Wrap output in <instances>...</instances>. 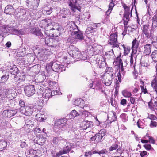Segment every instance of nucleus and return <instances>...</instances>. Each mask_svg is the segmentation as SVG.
<instances>
[{
	"instance_id": "obj_23",
	"label": "nucleus",
	"mask_w": 157,
	"mask_h": 157,
	"mask_svg": "<svg viewBox=\"0 0 157 157\" xmlns=\"http://www.w3.org/2000/svg\"><path fill=\"white\" fill-rule=\"evenodd\" d=\"M10 29L11 30V32L13 34L17 35H23L24 34V32L22 30H17L15 29L14 28L12 27L10 28Z\"/></svg>"
},
{
	"instance_id": "obj_50",
	"label": "nucleus",
	"mask_w": 157,
	"mask_h": 157,
	"mask_svg": "<svg viewBox=\"0 0 157 157\" xmlns=\"http://www.w3.org/2000/svg\"><path fill=\"white\" fill-rule=\"evenodd\" d=\"M51 21V20L50 19H44V21H42V24H44L45 25H47V26L48 27L51 24L50 23H48V22H49Z\"/></svg>"
},
{
	"instance_id": "obj_53",
	"label": "nucleus",
	"mask_w": 157,
	"mask_h": 157,
	"mask_svg": "<svg viewBox=\"0 0 157 157\" xmlns=\"http://www.w3.org/2000/svg\"><path fill=\"white\" fill-rule=\"evenodd\" d=\"M6 27L5 26H0V33H5L6 32Z\"/></svg>"
},
{
	"instance_id": "obj_30",
	"label": "nucleus",
	"mask_w": 157,
	"mask_h": 157,
	"mask_svg": "<svg viewBox=\"0 0 157 157\" xmlns=\"http://www.w3.org/2000/svg\"><path fill=\"white\" fill-rule=\"evenodd\" d=\"M63 141L64 140L61 137H54L53 139V143L57 145L60 144V142Z\"/></svg>"
},
{
	"instance_id": "obj_37",
	"label": "nucleus",
	"mask_w": 157,
	"mask_h": 157,
	"mask_svg": "<svg viewBox=\"0 0 157 157\" xmlns=\"http://www.w3.org/2000/svg\"><path fill=\"white\" fill-rule=\"evenodd\" d=\"M114 6V3H110L108 9L106 12L105 15L109 16V15L110 13Z\"/></svg>"
},
{
	"instance_id": "obj_64",
	"label": "nucleus",
	"mask_w": 157,
	"mask_h": 157,
	"mask_svg": "<svg viewBox=\"0 0 157 157\" xmlns=\"http://www.w3.org/2000/svg\"><path fill=\"white\" fill-rule=\"evenodd\" d=\"M152 58H157V50H155L151 54Z\"/></svg>"
},
{
	"instance_id": "obj_51",
	"label": "nucleus",
	"mask_w": 157,
	"mask_h": 157,
	"mask_svg": "<svg viewBox=\"0 0 157 157\" xmlns=\"http://www.w3.org/2000/svg\"><path fill=\"white\" fill-rule=\"evenodd\" d=\"M80 114L77 112L75 110L72 111L71 112V115L73 117H75L79 115Z\"/></svg>"
},
{
	"instance_id": "obj_36",
	"label": "nucleus",
	"mask_w": 157,
	"mask_h": 157,
	"mask_svg": "<svg viewBox=\"0 0 157 157\" xmlns=\"http://www.w3.org/2000/svg\"><path fill=\"white\" fill-rule=\"evenodd\" d=\"M55 30V29L53 28H51L50 30H46L45 31V33L48 36L54 37V36L53 34L51 33L52 30Z\"/></svg>"
},
{
	"instance_id": "obj_20",
	"label": "nucleus",
	"mask_w": 157,
	"mask_h": 157,
	"mask_svg": "<svg viewBox=\"0 0 157 157\" xmlns=\"http://www.w3.org/2000/svg\"><path fill=\"white\" fill-rule=\"evenodd\" d=\"M9 78V76L8 73L5 74L1 77H0V83L4 85Z\"/></svg>"
},
{
	"instance_id": "obj_62",
	"label": "nucleus",
	"mask_w": 157,
	"mask_h": 157,
	"mask_svg": "<svg viewBox=\"0 0 157 157\" xmlns=\"http://www.w3.org/2000/svg\"><path fill=\"white\" fill-rule=\"evenodd\" d=\"M60 92L57 90H53L52 91L51 90V94L52 96H53L56 94H59Z\"/></svg>"
},
{
	"instance_id": "obj_8",
	"label": "nucleus",
	"mask_w": 157,
	"mask_h": 157,
	"mask_svg": "<svg viewBox=\"0 0 157 157\" xmlns=\"http://www.w3.org/2000/svg\"><path fill=\"white\" fill-rule=\"evenodd\" d=\"M71 34L73 37L75 39L82 40L84 39L83 32L80 30L78 29V30L71 33Z\"/></svg>"
},
{
	"instance_id": "obj_63",
	"label": "nucleus",
	"mask_w": 157,
	"mask_h": 157,
	"mask_svg": "<svg viewBox=\"0 0 157 157\" xmlns=\"http://www.w3.org/2000/svg\"><path fill=\"white\" fill-rule=\"evenodd\" d=\"M107 152L108 151H106L105 149H102L98 151V154L101 155V154H106Z\"/></svg>"
},
{
	"instance_id": "obj_34",
	"label": "nucleus",
	"mask_w": 157,
	"mask_h": 157,
	"mask_svg": "<svg viewBox=\"0 0 157 157\" xmlns=\"http://www.w3.org/2000/svg\"><path fill=\"white\" fill-rule=\"evenodd\" d=\"M122 94L124 97L126 98L130 97L132 95L131 92L126 89L123 90L122 91Z\"/></svg>"
},
{
	"instance_id": "obj_44",
	"label": "nucleus",
	"mask_w": 157,
	"mask_h": 157,
	"mask_svg": "<svg viewBox=\"0 0 157 157\" xmlns=\"http://www.w3.org/2000/svg\"><path fill=\"white\" fill-rule=\"evenodd\" d=\"M10 72L12 74L16 75L18 73V69L15 66H14V67L11 68L10 69Z\"/></svg>"
},
{
	"instance_id": "obj_45",
	"label": "nucleus",
	"mask_w": 157,
	"mask_h": 157,
	"mask_svg": "<svg viewBox=\"0 0 157 157\" xmlns=\"http://www.w3.org/2000/svg\"><path fill=\"white\" fill-rule=\"evenodd\" d=\"M138 127L139 128H143L145 127V124L141 120H139L137 123Z\"/></svg>"
},
{
	"instance_id": "obj_47",
	"label": "nucleus",
	"mask_w": 157,
	"mask_h": 157,
	"mask_svg": "<svg viewBox=\"0 0 157 157\" xmlns=\"http://www.w3.org/2000/svg\"><path fill=\"white\" fill-rule=\"evenodd\" d=\"M32 121L29 119H28L26 120L25 124L24 125V127L25 128L30 127V126L33 125Z\"/></svg>"
},
{
	"instance_id": "obj_38",
	"label": "nucleus",
	"mask_w": 157,
	"mask_h": 157,
	"mask_svg": "<svg viewBox=\"0 0 157 157\" xmlns=\"http://www.w3.org/2000/svg\"><path fill=\"white\" fill-rule=\"evenodd\" d=\"M38 151H40L39 150H34L33 149H30L29 150V154H32L33 155V156L34 157H37L38 155L37 154V153L38 152Z\"/></svg>"
},
{
	"instance_id": "obj_57",
	"label": "nucleus",
	"mask_w": 157,
	"mask_h": 157,
	"mask_svg": "<svg viewBox=\"0 0 157 157\" xmlns=\"http://www.w3.org/2000/svg\"><path fill=\"white\" fill-rule=\"evenodd\" d=\"M157 122L151 121L150 124V127L151 128L156 127L157 126Z\"/></svg>"
},
{
	"instance_id": "obj_10",
	"label": "nucleus",
	"mask_w": 157,
	"mask_h": 157,
	"mask_svg": "<svg viewBox=\"0 0 157 157\" xmlns=\"http://www.w3.org/2000/svg\"><path fill=\"white\" fill-rule=\"evenodd\" d=\"M64 61L62 63L61 65L58 64L56 63H54L53 64L50 63H49V65L51 67L53 66V68H55V69H56L57 70L59 69H60V68H63L64 67H68L70 63H67L68 61H67L66 60H68V59H64Z\"/></svg>"
},
{
	"instance_id": "obj_40",
	"label": "nucleus",
	"mask_w": 157,
	"mask_h": 157,
	"mask_svg": "<svg viewBox=\"0 0 157 157\" xmlns=\"http://www.w3.org/2000/svg\"><path fill=\"white\" fill-rule=\"evenodd\" d=\"M151 86L155 90V91L157 92V80L155 78L151 82Z\"/></svg>"
},
{
	"instance_id": "obj_42",
	"label": "nucleus",
	"mask_w": 157,
	"mask_h": 157,
	"mask_svg": "<svg viewBox=\"0 0 157 157\" xmlns=\"http://www.w3.org/2000/svg\"><path fill=\"white\" fill-rule=\"evenodd\" d=\"M40 74L39 77L40 78H42L41 79V82H43L45 80L46 78V75L45 74V72L42 71H41L40 72Z\"/></svg>"
},
{
	"instance_id": "obj_18",
	"label": "nucleus",
	"mask_w": 157,
	"mask_h": 157,
	"mask_svg": "<svg viewBox=\"0 0 157 157\" xmlns=\"http://www.w3.org/2000/svg\"><path fill=\"white\" fill-rule=\"evenodd\" d=\"M152 45L147 44L144 46V53L146 55H149L151 52Z\"/></svg>"
},
{
	"instance_id": "obj_32",
	"label": "nucleus",
	"mask_w": 157,
	"mask_h": 157,
	"mask_svg": "<svg viewBox=\"0 0 157 157\" xmlns=\"http://www.w3.org/2000/svg\"><path fill=\"white\" fill-rule=\"evenodd\" d=\"M79 112H80V114H82L83 117H86L90 114V113L87 111L85 110L84 107L79 110Z\"/></svg>"
},
{
	"instance_id": "obj_52",
	"label": "nucleus",
	"mask_w": 157,
	"mask_h": 157,
	"mask_svg": "<svg viewBox=\"0 0 157 157\" xmlns=\"http://www.w3.org/2000/svg\"><path fill=\"white\" fill-rule=\"evenodd\" d=\"M40 101L39 102L40 103H42L44 105L47 103V101H48V99H47L44 98L43 97H42L40 98Z\"/></svg>"
},
{
	"instance_id": "obj_14",
	"label": "nucleus",
	"mask_w": 157,
	"mask_h": 157,
	"mask_svg": "<svg viewBox=\"0 0 157 157\" xmlns=\"http://www.w3.org/2000/svg\"><path fill=\"white\" fill-rule=\"evenodd\" d=\"M40 66L39 64L36 65L32 67L31 69L33 71L30 72V75L33 77L37 75L40 72Z\"/></svg>"
},
{
	"instance_id": "obj_31",
	"label": "nucleus",
	"mask_w": 157,
	"mask_h": 157,
	"mask_svg": "<svg viewBox=\"0 0 157 157\" xmlns=\"http://www.w3.org/2000/svg\"><path fill=\"white\" fill-rule=\"evenodd\" d=\"M132 50H137L139 46V42L135 38L132 42Z\"/></svg>"
},
{
	"instance_id": "obj_33",
	"label": "nucleus",
	"mask_w": 157,
	"mask_h": 157,
	"mask_svg": "<svg viewBox=\"0 0 157 157\" xmlns=\"http://www.w3.org/2000/svg\"><path fill=\"white\" fill-rule=\"evenodd\" d=\"M41 41H44L45 43L48 45L51 46H52L53 47H56V45H52L50 44L49 41H52L53 39L52 38H50L48 37H46L45 39L42 38Z\"/></svg>"
},
{
	"instance_id": "obj_49",
	"label": "nucleus",
	"mask_w": 157,
	"mask_h": 157,
	"mask_svg": "<svg viewBox=\"0 0 157 157\" xmlns=\"http://www.w3.org/2000/svg\"><path fill=\"white\" fill-rule=\"evenodd\" d=\"M137 50H132V52L131 56V59H136L137 58Z\"/></svg>"
},
{
	"instance_id": "obj_11",
	"label": "nucleus",
	"mask_w": 157,
	"mask_h": 157,
	"mask_svg": "<svg viewBox=\"0 0 157 157\" xmlns=\"http://www.w3.org/2000/svg\"><path fill=\"white\" fill-rule=\"evenodd\" d=\"M149 25L148 24H146L143 25L142 27V34L145 35L147 38H151V35L150 33V29Z\"/></svg>"
},
{
	"instance_id": "obj_16",
	"label": "nucleus",
	"mask_w": 157,
	"mask_h": 157,
	"mask_svg": "<svg viewBox=\"0 0 157 157\" xmlns=\"http://www.w3.org/2000/svg\"><path fill=\"white\" fill-rule=\"evenodd\" d=\"M93 122L91 121H83L81 124L82 129L86 130L87 128H90L93 126Z\"/></svg>"
},
{
	"instance_id": "obj_55",
	"label": "nucleus",
	"mask_w": 157,
	"mask_h": 157,
	"mask_svg": "<svg viewBox=\"0 0 157 157\" xmlns=\"http://www.w3.org/2000/svg\"><path fill=\"white\" fill-rule=\"evenodd\" d=\"M76 52H77V49L75 48L74 50L70 51L68 53L72 57H74V54L76 53Z\"/></svg>"
},
{
	"instance_id": "obj_41",
	"label": "nucleus",
	"mask_w": 157,
	"mask_h": 157,
	"mask_svg": "<svg viewBox=\"0 0 157 157\" xmlns=\"http://www.w3.org/2000/svg\"><path fill=\"white\" fill-rule=\"evenodd\" d=\"M122 46L124 49V55H127L129 52L130 48L128 47H125L124 45H122Z\"/></svg>"
},
{
	"instance_id": "obj_27",
	"label": "nucleus",
	"mask_w": 157,
	"mask_h": 157,
	"mask_svg": "<svg viewBox=\"0 0 157 157\" xmlns=\"http://www.w3.org/2000/svg\"><path fill=\"white\" fill-rule=\"evenodd\" d=\"M32 32L34 34L40 36H42L43 34L40 30L38 28H33L32 30Z\"/></svg>"
},
{
	"instance_id": "obj_48",
	"label": "nucleus",
	"mask_w": 157,
	"mask_h": 157,
	"mask_svg": "<svg viewBox=\"0 0 157 157\" xmlns=\"http://www.w3.org/2000/svg\"><path fill=\"white\" fill-rule=\"evenodd\" d=\"M120 117L124 122H126L128 120V117L125 113L122 114L120 115Z\"/></svg>"
},
{
	"instance_id": "obj_13",
	"label": "nucleus",
	"mask_w": 157,
	"mask_h": 157,
	"mask_svg": "<svg viewBox=\"0 0 157 157\" xmlns=\"http://www.w3.org/2000/svg\"><path fill=\"white\" fill-rule=\"evenodd\" d=\"M17 111L15 110H6L3 111L2 115L6 117H11L14 116L17 113Z\"/></svg>"
},
{
	"instance_id": "obj_54",
	"label": "nucleus",
	"mask_w": 157,
	"mask_h": 157,
	"mask_svg": "<svg viewBox=\"0 0 157 157\" xmlns=\"http://www.w3.org/2000/svg\"><path fill=\"white\" fill-rule=\"evenodd\" d=\"M118 148V145L117 144H115L112 145L109 148L110 151H112L114 150H115Z\"/></svg>"
},
{
	"instance_id": "obj_58",
	"label": "nucleus",
	"mask_w": 157,
	"mask_h": 157,
	"mask_svg": "<svg viewBox=\"0 0 157 157\" xmlns=\"http://www.w3.org/2000/svg\"><path fill=\"white\" fill-rule=\"evenodd\" d=\"M106 133V132L105 130V129H102L100 130L98 134L101 136V137L102 138L103 136L105 135Z\"/></svg>"
},
{
	"instance_id": "obj_26",
	"label": "nucleus",
	"mask_w": 157,
	"mask_h": 157,
	"mask_svg": "<svg viewBox=\"0 0 157 157\" xmlns=\"http://www.w3.org/2000/svg\"><path fill=\"white\" fill-rule=\"evenodd\" d=\"M51 90L49 89L46 90L42 94V97L45 99H48L50 96H52L51 94Z\"/></svg>"
},
{
	"instance_id": "obj_1",
	"label": "nucleus",
	"mask_w": 157,
	"mask_h": 157,
	"mask_svg": "<svg viewBox=\"0 0 157 157\" xmlns=\"http://www.w3.org/2000/svg\"><path fill=\"white\" fill-rule=\"evenodd\" d=\"M86 2V0H72L69 5L73 11L75 12L78 10L80 12L81 8Z\"/></svg>"
},
{
	"instance_id": "obj_56",
	"label": "nucleus",
	"mask_w": 157,
	"mask_h": 157,
	"mask_svg": "<svg viewBox=\"0 0 157 157\" xmlns=\"http://www.w3.org/2000/svg\"><path fill=\"white\" fill-rule=\"evenodd\" d=\"M96 141L97 142H100L102 139V137L98 133L95 135Z\"/></svg>"
},
{
	"instance_id": "obj_35",
	"label": "nucleus",
	"mask_w": 157,
	"mask_h": 157,
	"mask_svg": "<svg viewBox=\"0 0 157 157\" xmlns=\"http://www.w3.org/2000/svg\"><path fill=\"white\" fill-rule=\"evenodd\" d=\"M90 15L89 13H84L81 15V17L83 20L87 21L90 18Z\"/></svg>"
},
{
	"instance_id": "obj_17",
	"label": "nucleus",
	"mask_w": 157,
	"mask_h": 157,
	"mask_svg": "<svg viewBox=\"0 0 157 157\" xmlns=\"http://www.w3.org/2000/svg\"><path fill=\"white\" fill-rule=\"evenodd\" d=\"M104 75L108 76L109 77L114 78V71L113 68L111 67H107L105 70V72L104 74Z\"/></svg>"
},
{
	"instance_id": "obj_28",
	"label": "nucleus",
	"mask_w": 157,
	"mask_h": 157,
	"mask_svg": "<svg viewBox=\"0 0 157 157\" xmlns=\"http://www.w3.org/2000/svg\"><path fill=\"white\" fill-rule=\"evenodd\" d=\"M53 8L51 7H44V10H43V13L47 14H50L52 12Z\"/></svg>"
},
{
	"instance_id": "obj_43",
	"label": "nucleus",
	"mask_w": 157,
	"mask_h": 157,
	"mask_svg": "<svg viewBox=\"0 0 157 157\" xmlns=\"http://www.w3.org/2000/svg\"><path fill=\"white\" fill-rule=\"evenodd\" d=\"M123 150L122 147H120L119 148H118L117 150L115 152H114L113 153L115 155H120L123 153Z\"/></svg>"
},
{
	"instance_id": "obj_19",
	"label": "nucleus",
	"mask_w": 157,
	"mask_h": 157,
	"mask_svg": "<svg viewBox=\"0 0 157 157\" xmlns=\"http://www.w3.org/2000/svg\"><path fill=\"white\" fill-rule=\"evenodd\" d=\"M15 12L14 9L11 6H6L4 10V13L7 14H13Z\"/></svg>"
},
{
	"instance_id": "obj_12",
	"label": "nucleus",
	"mask_w": 157,
	"mask_h": 157,
	"mask_svg": "<svg viewBox=\"0 0 157 157\" xmlns=\"http://www.w3.org/2000/svg\"><path fill=\"white\" fill-rule=\"evenodd\" d=\"M67 26L70 34L72 32L78 30V27L76 25L75 22L71 21L68 22L67 24Z\"/></svg>"
},
{
	"instance_id": "obj_21",
	"label": "nucleus",
	"mask_w": 157,
	"mask_h": 157,
	"mask_svg": "<svg viewBox=\"0 0 157 157\" xmlns=\"http://www.w3.org/2000/svg\"><path fill=\"white\" fill-rule=\"evenodd\" d=\"M148 105L149 108L151 110L154 111L155 113H157V102L155 101L153 103L149 102Z\"/></svg>"
},
{
	"instance_id": "obj_4",
	"label": "nucleus",
	"mask_w": 157,
	"mask_h": 157,
	"mask_svg": "<svg viewBox=\"0 0 157 157\" xmlns=\"http://www.w3.org/2000/svg\"><path fill=\"white\" fill-rule=\"evenodd\" d=\"M117 32L112 33L110 36L109 40V43L112 45L113 48L119 47L117 41Z\"/></svg>"
},
{
	"instance_id": "obj_24",
	"label": "nucleus",
	"mask_w": 157,
	"mask_h": 157,
	"mask_svg": "<svg viewBox=\"0 0 157 157\" xmlns=\"http://www.w3.org/2000/svg\"><path fill=\"white\" fill-rule=\"evenodd\" d=\"M7 145V142L5 140H0V151L4 150L6 148Z\"/></svg>"
},
{
	"instance_id": "obj_29",
	"label": "nucleus",
	"mask_w": 157,
	"mask_h": 157,
	"mask_svg": "<svg viewBox=\"0 0 157 157\" xmlns=\"http://www.w3.org/2000/svg\"><path fill=\"white\" fill-rule=\"evenodd\" d=\"M71 145L69 143L67 144L65 147H64L63 150H62L64 154L67 153L71 150Z\"/></svg>"
},
{
	"instance_id": "obj_46",
	"label": "nucleus",
	"mask_w": 157,
	"mask_h": 157,
	"mask_svg": "<svg viewBox=\"0 0 157 157\" xmlns=\"http://www.w3.org/2000/svg\"><path fill=\"white\" fill-rule=\"evenodd\" d=\"M148 62V59H140V64L142 66L147 67Z\"/></svg>"
},
{
	"instance_id": "obj_59",
	"label": "nucleus",
	"mask_w": 157,
	"mask_h": 157,
	"mask_svg": "<svg viewBox=\"0 0 157 157\" xmlns=\"http://www.w3.org/2000/svg\"><path fill=\"white\" fill-rule=\"evenodd\" d=\"M147 118L151 120H155L157 119L156 117L153 114H148Z\"/></svg>"
},
{
	"instance_id": "obj_2",
	"label": "nucleus",
	"mask_w": 157,
	"mask_h": 157,
	"mask_svg": "<svg viewBox=\"0 0 157 157\" xmlns=\"http://www.w3.org/2000/svg\"><path fill=\"white\" fill-rule=\"evenodd\" d=\"M115 63L116 65L118 66L119 67H120V69L119 70V71L117 74V77L118 80L117 78L116 79L117 81V83H120L121 82L122 79L123 78L125 72L124 70L123 67V63L122 59H115L114 61V64Z\"/></svg>"
},
{
	"instance_id": "obj_61",
	"label": "nucleus",
	"mask_w": 157,
	"mask_h": 157,
	"mask_svg": "<svg viewBox=\"0 0 157 157\" xmlns=\"http://www.w3.org/2000/svg\"><path fill=\"white\" fill-rule=\"evenodd\" d=\"M27 58H32V59H35V57L34 54L29 53L27 55Z\"/></svg>"
},
{
	"instance_id": "obj_39",
	"label": "nucleus",
	"mask_w": 157,
	"mask_h": 157,
	"mask_svg": "<svg viewBox=\"0 0 157 157\" xmlns=\"http://www.w3.org/2000/svg\"><path fill=\"white\" fill-rule=\"evenodd\" d=\"M98 61L100 68H103L106 66V63L105 61V59H103V60L99 59V60H98Z\"/></svg>"
},
{
	"instance_id": "obj_6",
	"label": "nucleus",
	"mask_w": 157,
	"mask_h": 157,
	"mask_svg": "<svg viewBox=\"0 0 157 157\" xmlns=\"http://www.w3.org/2000/svg\"><path fill=\"white\" fill-rule=\"evenodd\" d=\"M40 0H26L27 6L32 9V11L36 9L38 6Z\"/></svg>"
},
{
	"instance_id": "obj_7",
	"label": "nucleus",
	"mask_w": 157,
	"mask_h": 157,
	"mask_svg": "<svg viewBox=\"0 0 157 157\" xmlns=\"http://www.w3.org/2000/svg\"><path fill=\"white\" fill-rule=\"evenodd\" d=\"M20 110L21 113L26 116H30L32 114L33 109L31 106H26L25 107L20 108Z\"/></svg>"
},
{
	"instance_id": "obj_60",
	"label": "nucleus",
	"mask_w": 157,
	"mask_h": 157,
	"mask_svg": "<svg viewBox=\"0 0 157 157\" xmlns=\"http://www.w3.org/2000/svg\"><path fill=\"white\" fill-rule=\"evenodd\" d=\"M19 104L21 108L25 107L26 106L25 105V103L24 101L22 99H21L19 100Z\"/></svg>"
},
{
	"instance_id": "obj_22",
	"label": "nucleus",
	"mask_w": 157,
	"mask_h": 157,
	"mask_svg": "<svg viewBox=\"0 0 157 157\" xmlns=\"http://www.w3.org/2000/svg\"><path fill=\"white\" fill-rule=\"evenodd\" d=\"M152 28L154 29L157 27V9L156 11V14L152 18Z\"/></svg>"
},
{
	"instance_id": "obj_9",
	"label": "nucleus",
	"mask_w": 157,
	"mask_h": 157,
	"mask_svg": "<svg viewBox=\"0 0 157 157\" xmlns=\"http://www.w3.org/2000/svg\"><path fill=\"white\" fill-rule=\"evenodd\" d=\"M101 77L103 83L107 86H109L111 85L114 78L104 75L102 76Z\"/></svg>"
},
{
	"instance_id": "obj_3",
	"label": "nucleus",
	"mask_w": 157,
	"mask_h": 157,
	"mask_svg": "<svg viewBox=\"0 0 157 157\" xmlns=\"http://www.w3.org/2000/svg\"><path fill=\"white\" fill-rule=\"evenodd\" d=\"M67 120L65 118L61 119L55 121L54 126L58 127L59 129L61 131L67 130L68 125L67 124Z\"/></svg>"
},
{
	"instance_id": "obj_5",
	"label": "nucleus",
	"mask_w": 157,
	"mask_h": 157,
	"mask_svg": "<svg viewBox=\"0 0 157 157\" xmlns=\"http://www.w3.org/2000/svg\"><path fill=\"white\" fill-rule=\"evenodd\" d=\"M24 90L26 96L30 97L33 95L35 92L34 86L32 85L26 86L25 87Z\"/></svg>"
},
{
	"instance_id": "obj_15",
	"label": "nucleus",
	"mask_w": 157,
	"mask_h": 157,
	"mask_svg": "<svg viewBox=\"0 0 157 157\" xmlns=\"http://www.w3.org/2000/svg\"><path fill=\"white\" fill-rule=\"evenodd\" d=\"M29 11H28V12H26L24 10H22L23 14L20 16V19L22 21H25L28 20L29 18V15H30L31 17L33 16L31 14V10H30Z\"/></svg>"
},
{
	"instance_id": "obj_25",
	"label": "nucleus",
	"mask_w": 157,
	"mask_h": 157,
	"mask_svg": "<svg viewBox=\"0 0 157 157\" xmlns=\"http://www.w3.org/2000/svg\"><path fill=\"white\" fill-rule=\"evenodd\" d=\"M74 104L75 105L79 106L82 108H83V101L81 99H78L75 100L74 102Z\"/></svg>"
}]
</instances>
